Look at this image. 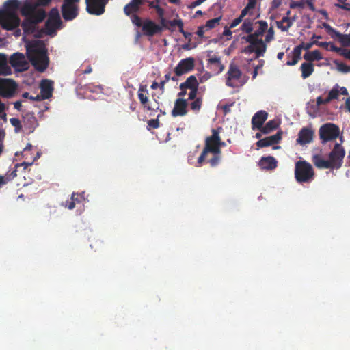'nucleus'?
Wrapping results in <instances>:
<instances>
[{"label": "nucleus", "instance_id": "nucleus-29", "mask_svg": "<svg viewBox=\"0 0 350 350\" xmlns=\"http://www.w3.org/2000/svg\"><path fill=\"white\" fill-rule=\"evenodd\" d=\"M199 83L194 75L189 76L185 82L181 83L180 89H198Z\"/></svg>", "mask_w": 350, "mask_h": 350}, {"label": "nucleus", "instance_id": "nucleus-52", "mask_svg": "<svg viewBox=\"0 0 350 350\" xmlns=\"http://www.w3.org/2000/svg\"><path fill=\"white\" fill-rule=\"evenodd\" d=\"M208 152L213 153L214 155L221 156V147H219V146H217L216 147H213V148L211 147V148L208 150Z\"/></svg>", "mask_w": 350, "mask_h": 350}, {"label": "nucleus", "instance_id": "nucleus-36", "mask_svg": "<svg viewBox=\"0 0 350 350\" xmlns=\"http://www.w3.org/2000/svg\"><path fill=\"white\" fill-rule=\"evenodd\" d=\"M339 96V86L336 84L334 88L329 92L327 97L325 98V102H330L334 99H338Z\"/></svg>", "mask_w": 350, "mask_h": 350}, {"label": "nucleus", "instance_id": "nucleus-23", "mask_svg": "<svg viewBox=\"0 0 350 350\" xmlns=\"http://www.w3.org/2000/svg\"><path fill=\"white\" fill-rule=\"evenodd\" d=\"M53 81L48 79H44L41 81L40 93L42 99H49L52 96L53 91Z\"/></svg>", "mask_w": 350, "mask_h": 350}, {"label": "nucleus", "instance_id": "nucleus-30", "mask_svg": "<svg viewBox=\"0 0 350 350\" xmlns=\"http://www.w3.org/2000/svg\"><path fill=\"white\" fill-rule=\"evenodd\" d=\"M279 126V123L276 120L268 121L265 125L262 126L259 130L262 134H269L275 130Z\"/></svg>", "mask_w": 350, "mask_h": 350}, {"label": "nucleus", "instance_id": "nucleus-33", "mask_svg": "<svg viewBox=\"0 0 350 350\" xmlns=\"http://www.w3.org/2000/svg\"><path fill=\"white\" fill-rule=\"evenodd\" d=\"M287 57L288 58L291 57V59L288 60L286 62V65L294 66L297 64L298 62L301 59L299 49H293V51L291 53L288 54Z\"/></svg>", "mask_w": 350, "mask_h": 350}, {"label": "nucleus", "instance_id": "nucleus-61", "mask_svg": "<svg viewBox=\"0 0 350 350\" xmlns=\"http://www.w3.org/2000/svg\"><path fill=\"white\" fill-rule=\"evenodd\" d=\"M317 44H318L320 46L325 48L327 50H328V46L330 45L331 42H315Z\"/></svg>", "mask_w": 350, "mask_h": 350}, {"label": "nucleus", "instance_id": "nucleus-9", "mask_svg": "<svg viewBox=\"0 0 350 350\" xmlns=\"http://www.w3.org/2000/svg\"><path fill=\"white\" fill-rule=\"evenodd\" d=\"M339 134V127L332 123H326L319 129V137L323 144L336 139Z\"/></svg>", "mask_w": 350, "mask_h": 350}, {"label": "nucleus", "instance_id": "nucleus-47", "mask_svg": "<svg viewBox=\"0 0 350 350\" xmlns=\"http://www.w3.org/2000/svg\"><path fill=\"white\" fill-rule=\"evenodd\" d=\"M221 160V156L213 155V157L208 161L211 166L214 167L219 165Z\"/></svg>", "mask_w": 350, "mask_h": 350}, {"label": "nucleus", "instance_id": "nucleus-44", "mask_svg": "<svg viewBox=\"0 0 350 350\" xmlns=\"http://www.w3.org/2000/svg\"><path fill=\"white\" fill-rule=\"evenodd\" d=\"M160 116H161V114H159L157 116V118L151 119V120H148V126L149 127V128H148V130H150V129H157L159 127V118Z\"/></svg>", "mask_w": 350, "mask_h": 350}, {"label": "nucleus", "instance_id": "nucleus-11", "mask_svg": "<svg viewBox=\"0 0 350 350\" xmlns=\"http://www.w3.org/2000/svg\"><path fill=\"white\" fill-rule=\"evenodd\" d=\"M137 27L142 28L143 35L148 37L161 33L167 27L169 23H135Z\"/></svg>", "mask_w": 350, "mask_h": 350}, {"label": "nucleus", "instance_id": "nucleus-26", "mask_svg": "<svg viewBox=\"0 0 350 350\" xmlns=\"http://www.w3.org/2000/svg\"><path fill=\"white\" fill-rule=\"evenodd\" d=\"M323 27L329 31H333L339 39L343 46H350V34H342L336 31L328 23H323Z\"/></svg>", "mask_w": 350, "mask_h": 350}, {"label": "nucleus", "instance_id": "nucleus-62", "mask_svg": "<svg viewBox=\"0 0 350 350\" xmlns=\"http://www.w3.org/2000/svg\"><path fill=\"white\" fill-rule=\"evenodd\" d=\"M187 94V89H180V92L178 94V98H183Z\"/></svg>", "mask_w": 350, "mask_h": 350}, {"label": "nucleus", "instance_id": "nucleus-22", "mask_svg": "<svg viewBox=\"0 0 350 350\" xmlns=\"http://www.w3.org/2000/svg\"><path fill=\"white\" fill-rule=\"evenodd\" d=\"M221 130V128H217V129H212V135L209 137H207L205 139V146L204 149L208 151L211 148V147H216L218 146L219 142V133Z\"/></svg>", "mask_w": 350, "mask_h": 350}, {"label": "nucleus", "instance_id": "nucleus-6", "mask_svg": "<svg viewBox=\"0 0 350 350\" xmlns=\"http://www.w3.org/2000/svg\"><path fill=\"white\" fill-rule=\"evenodd\" d=\"M314 177L312 166L306 161H298L295 163V178L299 183H310Z\"/></svg>", "mask_w": 350, "mask_h": 350}, {"label": "nucleus", "instance_id": "nucleus-19", "mask_svg": "<svg viewBox=\"0 0 350 350\" xmlns=\"http://www.w3.org/2000/svg\"><path fill=\"white\" fill-rule=\"evenodd\" d=\"M187 100L184 98H177L174 103V109L172 111L173 117L183 116L187 113Z\"/></svg>", "mask_w": 350, "mask_h": 350}, {"label": "nucleus", "instance_id": "nucleus-12", "mask_svg": "<svg viewBox=\"0 0 350 350\" xmlns=\"http://www.w3.org/2000/svg\"><path fill=\"white\" fill-rule=\"evenodd\" d=\"M60 21L62 18L65 21H71L75 20L79 13V6L75 4H69L62 3L60 8Z\"/></svg>", "mask_w": 350, "mask_h": 350}, {"label": "nucleus", "instance_id": "nucleus-13", "mask_svg": "<svg viewBox=\"0 0 350 350\" xmlns=\"http://www.w3.org/2000/svg\"><path fill=\"white\" fill-rule=\"evenodd\" d=\"M109 0H90L86 5V11L91 15L100 16L105 11V6Z\"/></svg>", "mask_w": 350, "mask_h": 350}, {"label": "nucleus", "instance_id": "nucleus-14", "mask_svg": "<svg viewBox=\"0 0 350 350\" xmlns=\"http://www.w3.org/2000/svg\"><path fill=\"white\" fill-rule=\"evenodd\" d=\"M195 59L193 57H187L181 59L174 68V72L179 77L193 70Z\"/></svg>", "mask_w": 350, "mask_h": 350}, {"label": "nucleus", "instance_id": "nucleus-25", "mask_svg": "<svg viewBox=\"0 0 350 350\" xmlns=\"http://www.w3.org/2000/svg\"><path fill=\"white\" fill-rule=\"evenodd\" d=\"M258 165L262 169L272 170L277 167L278 161L272 156L262 157L260 159Z\"/></svg>", "mask_w": 350, "mask_h": 350}, {"label": "nucleus", "instance_id": "nucleus-55", "mask_svg": "<svg viewBox=\"0 0 350 350\" xmlns=\"http://www.w3.org/2000/svg\"><path fill=\"white\" fill-rule=\"evenodd\" d=\"M198 92V89L190 90V92L189 93L188 100H195L196 98H197L196 96H197Z\"/></svg>", "mask_w": 350, "mask_h": 350}, {"label": "nucleus", "instance_id": "nucleus-64", "mask_svg": "<svg viewBox=\"0 0 350 350\" xmlns=\"http://www.w3.org/2000/svg\"><path fill=\"white\" fill-rule=\"evenodd\" d=\"M342 56L350 60V49L345 50V53H342Z\"/></svg>", "mask_w": 350, "mask_h": 350}, {"label": "nucleus", "instance_id": "nucleus-27", "mask_svg": "<svg viewBox=\"0 0 350 350\" xmlns=\"http://www.w3.org/2000/svg\"><path fill=\"white\" fill-rule=\"evenodd\" d=\"M208 66L211 69H213L217 73L222 72L224 69V66L221 62L220 57L216 55H214L208 58Z\"/></svg>", "mask_w": 350, "mask_h": 350}, {"label": "nucleus", "instance_id": "nucleus-24", "mask_svg": "<svg viewBox=\"0 0 350 350\" xmlns=\"http://www.w3.org/2000/svg\"><path fill=\"white\" fill-rule=\"evenodd\" d=\"M85 200V192L72 193L70 198L67 200L64 206L69 210H72L75 207L76 204L81 203Z\"/></svg>", "mask_w": 350, "mask_h": 350}, {"label": "nucleus", "instance_id": "nucleus-3", "mask_svg": "<svg viewBox=\"0 0 350 350\" xmlns=\"http://www.w3.org/2000/svg\"><path fill=\"white\" fill-rule=\"evenodd\" d=\"M23 31V40L25 41V37L32 35L34 38H40L45 35L55 36L56 31L62 27V23H44V27L40 29L38 23H1V29H14L15 36H21L20 27Z\"/></svg>", "mask_w": 350, "mask_h": 350}, {"label": "nucleus", "instance_id": "nucleus-37", "mask_svg": "<svg viewBox=\"0 0 350 350\" xmlns=\"http://www.w3.org/2000/svg\"><path fill=\"white\" fill-rule=\"evenodd\" d=\"M202 105V98L198 97L190 103V108L194 112L200 111Z\"/></svg>", "mask_w": 350, "mask_h": 350}, {"label": "nucleus", "instance_id": "nucleus-28", "mask_svg": "<svg viewBox=\"0 0 350 350\" xmlns=\"http://www.w3.org/2000/svg\"><path fill=\"white\" fill-rule=\"evenodd\" d=\"M148 96V91L147 90L146 85H140L137 91V96L140 101V103L143 106L144 109L146 110L147 109V106H148L150 103V100Z\"/></svg>", "mask_w": 350, "mask_h": 350}, {"label": "nucleus", "instance_id": "nucleus-7", "mask_svg": "<svg viewBox=\"0 0 350 350\" xmlns=\"http://www.w3.org/2000/svg\"><path fill=\"white\" fill-rule=\"evenodd\" d=\"M21 7L18 0H8L1 8V22H21L18 12Z\"/></svg>", "mask_w": 350, "mask_h": 350}, {"label": "nucleus", "instance_id": "nucleus-2", "mask_svg": "<svg viewBox=\"0 0 350 350\" xmlns=\"http://www.w3.org/2000/svg\"><path fill=\"white\" fill-rule=\"evenodd\" d=\"M52 0H25L21 6L20 13L25 18L23 22H62L60 21L59 9L53 7L46 11L44 7Z\"/></svg>", "mask_w": 350, "mask_h": 350}, {"label": "nucleus", "instance_id": "nucleus-60", "mask_svg": "<svg viewBox=\"0 0 350 350\" xmlns=\"http://www.w3.org/2000/svg\"><path fill=\"white\" fill-rule=\"evenodd\" d=\"M144 36L143 32H139L138 30H137L135 36V44H138L139 42L140 38Z\"/></svg>", "mask_w": 350, "mask_h": 350}, {"label": "nucleus", "instance_id": "nucleus-15", "mask_svg": "<svg viewBox=\"0 0 350 350\" xmlns=\"http://www.w3.org/2000/svg\"><path fill=\"white\" fill-rule=\"evenodd\" d=\"M282 131H279L276 133V134H275L273 135L269 136V137H265L263 139H259L256 143V145L258 147V148L273 146V150L278 149L280 147L279 146H274V145L278 144L280 142V140L282 139Z\"/></svg>", "mask_w": 350, "mask_h": 350}, {"label": "nucleus", "instance_id": "nucleus-57", "mask_svg": "<svg viewBox=\"0 0 350 350\" xmlns=\"http://www.w3.org/2000/svg\"><path fill=\"white\" fill-rule=\"evenodd\" d=\"M256 5V0H248V3H247L246 7H247V9L253 10L255 8Z\"/></svg>", "mask_w": 350, "mask_h": 350}, {"label": "nucleus", "instance_id": "nucleus-10", "mask_svg": "<svg viewBox=\"0 0 350 350\" xmlns=\"http://www.w3.org/2000/svg\"><path fill=\"white\" fill-rule=\"evenodd\" d=\"M138 0H131L130 3L126 4L124 8V12L126 15L130 16L131 22H143L140 17L137 15L140 10V7L143 5ZM144 22H152L151 20H146Z\"/></svg>", "mask_w": 350, "mask_h": 350}, {"label": "nucleus", "instance_id": "nucleus-20", "mask_svg": "<svg viewBox=\"0 0 350 350\" xmlns=\"http://www.w3.org/2000/svg\"><path fill=\"white\" fill-rule=\"evenodd\" d=\"M268 118V113L264 110L257 111L252 118V128L253 130H260Z\"/></svg>", "mask_w": 350, "mask_h": 350}, {"label": "nucleus", "instance_id": "nucleus-5", "mask_svg": "<svg viewBox=\"0 0 350 350\" xmlns=\"http://www.w3.org/2000/svg\"><path fill=\"white\" fill-rule=\"evenodd\" d=\"M345 150L340 143H336L328 154V159H325L321 154L312 156V161L319 169L338 170L343 163Z\"/></svg>", "mask_w": 350, "mask_h": 350}, {"label": "nucleus", "instance_id": "nucleus-39", "mask_svg": "<svg viewBox=\"0 0 350 350\" xmlns=\"http://www.w3.org/2000/svg\"><path fill=\"white\" fill-rule=\"evenodd\" d=\"M155 10L159 18H161L159 22H167L164 18V10L160 7L159 5L155 8ZM169 22H181L180 20L174 19L173 21H170Z\"/></svg>", "mask_w": 350, "mask_h": 350}, {"label": "nucleus", "instance_id": "nucleus-48", "mask_svg": "<svg viewBox=\"0 0 350 350\" xmlns=\"http://www.w3.org/2000/svg\"><path fill=\"white\" fill-rule=\"evenodd\" d=\"M345 50L346 49H342L341 48L336 46L332 42H331L330 45H329V48L328 49V51L338 53L342 56V53H345Z\"/></svg>", "mask_w": 350, "mask_h": 350}, {"label": "nucleus", "instance_id": "nucleus-43", "mask_svg": "<svg viewBox=\"0 0 350 350\" xmlns=\"http://www.w3.org/2000/svg\"><path fill=\"white\" fill-rule=\"evenodd\" d=\"M160 110V105L159 101L154 98L153 103L150 102L148 106H147L146 111H158Z\"/></svg>", "mask_w": 350, "mask_h": 350}, {"label": "nucleus", "instance_id": "nucleus-50", "mask_svg": "<svg viewBox=\"0 0 350 350\" xmlns=\"http://www.w3.org/2000/svg\"><path fill=\"white\" fill-rule=\"evenodd\" d=\"M250 9H247V7H245L242 11H241V14L240 15L239 17L235 18L234 20H233L232 22H241L242 21V18L244 17L245 15H247L249 12H250Z\"/></svg>", "mask_w": 350, "mask_h": 350}, {"label": "nucleus", "instance_id": "nucleus-49", "mask_svg": "<svg viewBox=\"0 0 350 350\" xmlns=\"http://www.w3.org/2000/svg\"><path fill=\"white\" fill-rule=\"evenodd\" d=\"M290 8L291 9H295V8L302 9L304 8V3L302 1H291L290 3Z\"/></svg>", "mask_w": 350, "mask_h": 350}, {"label": "nucleus", "instance_id": "nucleus-17", "mask_svg": "<svg viewBox=\"0 0 350 350\" xmlns=\"http://www.w3.org/2000/svg\"><path fill=\"white\" fill-rule=\"evenodd\" d=\"M23 126L27 133L34 131L38 122L33 113L27 112L23 116Z\"/></svg>", "mask_w": 350, "mask_h": 350}, {"label": "nucleus", "instance_id": "nucleus-59", "mask_svg": "<svg viewBox=\"0 0 350 350\" xmlns=\"http://www.w3.org/2000/svg\"><path fill=\"white\" fill-rule=\"evenodd\" d=\"M329 103V102H325V98H323L322 96H319L317 98V106H321L322 105H326Z\"/></svg>", "mask_w": 350, "mask_h": 350}, {"label": "nucleus", "instance_id": "nucleus-1", "mask_svg": "<svg viewBox=\"0 0 350 350\" xmlns=\"http://www.w3.org/2000/svg\"><path fill=\"white\" fill-rule=\"evenodd\" d=\"M259 27L254 33L253 23H242L241 29L248 33L243 38L250 43L247 51L254 53L255 58L262 57L267 51V43H269L274 39V31L273 27H268V23H259Z\"/></svg>", "mask_w": 350, "mask_h": 350}, {"label": "nucleus", "instance_id": "nucleus-56", "mask_svg": "<svg viewBox=\"0 0 350 350\" xmlns=\"http://www.w3.org/2000/svg\"><path fill=\"white\" fill-rule=\"evenodd\" d=\"M22 96L23 98H29L31 100H41L39 96L33 97V96L29 95V94L28 92H24Z\"/></svg>", "mask_w": 350, "mask_h": 350}, {"label": "nucleus", "instance_id": "nucleus-21", "mask_svg": "<svg viewBox=\"0 0 350 350\" xmlns=\"http://www.w3.org/2000/svg\"><path fill=\"white\" fill-rule=\"evenodd\" d=\"M313 135L314 132L311 129L304 127L299 132L297 143L301 145L309 144L312 141Z\"/></svg>", "mask_w": 350, "mask_h": 350}, {"label": "nucleus", "instance_id": "nucleus-41", "mask_svg": "<svg viewBox=\"0 0 350 350\" xmlns=\"http://www.w3.org/2000/svg\"><path fill=\"white\" fill-rule=\"evenodd\" d=\"M10 124L14 127L16 133H18L22 129L21 122L18 118H12L10 119Z\"/></svg>", "mask_w": 350, "mask_h": 350}, {"label": "nucleus", "instance_id": "nucleus-51", "mask_svg": "<svg viewBox=\"0 0 350 350\" xmlns=\"http://www.w3.org/2000/svg\"><path fill=\"white\" fill-rule=\"evenodd\" d=\"M170 72H168L167 73L166 75H165L164 76V79L163 81H161L160 82V89L163 91L164 90V86H165V84L169 81V80L170 79Z\"/></svg>", "mask_w": 350, "mask_h": 350}, {"label": "nucleus", "instance_id": "nucleus-46", "mask_svg": "<svg viewBox=\"0 0 350 350\" xmlns=\"http://www.w3.org/2000/svg\"><path fill=\"white\" fill-rule=\"evenodd\" d=\"M313 44H314L313 42H307V43L302 42L299 45L296 46L294 49H299L300 54H301L302 49L309 50L312 46Z\"/></svg>", "mask_w": 350, "mask_h": 350}, {"label": "nucleus", "instance_id": "nucleus-54", "mask_svg": "<svg viewBox=\"0 0 350 350\" xmlns=\"http://www.w3.org/2000/svg\"><path fill=\"white\" fill-rule=\"evenodd\" d=\"M207 154H208V151H206V150L203 149L201 154L200 155V157L198 159V163L200 165H202V164L204 161V159H205L206 156Z\"/></svg>", "mask_w": 350, "mask_h": 350}, {"label": "nucleus", "instance_id": "nucleus-31", "mask_svg": "<svg viewBox=\"0 0 350 350\" xmlns=\"http://www.w3.org/2000/svg\"><path fill=\"white\" fill-rule=\"evenodd\" d=\"M303 79L309 77L314 72V65L311 62H304L300 66Z\"/></svg>", "mask_w": 350, "mask_h": 350}, {"label": "nucleus", "instance_id": "nucleus-34", "mask_svg": "<svg viewBox=\"0 0 350 350\" xmlns=\"http://www.w3.org/2000/svg\"><path fill=\"white\" fill-rule=\"evenodd\" d=\"M216 23H206L204 25L198 27V30L196 32L200 38L204 36V33L209 31L215 27Z\"/></svg>", "mask_w": 350, "mask_h": 350}, {"label": "nucleus", "instance_id": "nucleus-38", "mask_svg": "<svg viewBox=\"0 0 350 350\" xmlns=\"http://www.w3.org/2000/svg\"><path fill=\"white\" fill-rule=\"evenodd\" d=\"M239 24V23H230V25L229 27H225L222 35H223L224 37L226 38V39L227 40H230L232 38V31L230 29L234 28Z\"/></svg>", "mask_w": 350, "mask_h": 350}, {"label": "nucleus", "instance_id": "nucleus-40", "mask_svg": "<svg viewBox=\"0 0 350 350\" xmlns=\"http://www.w3.org/2000/svg\"><path fill=\"white\" fill-rule=\"evenodd\" d=\"M169 25H170L171 26H174V25H176L178 27L180 31L183 34L184 37L186 39H188L189 42L191 41V38L192 33L187 32V31H185L183 30L184 23H169Z\"/></svg>", "mask_w": 350, "mask_h": 350}, {"label": "nucleus", "instance_id": "nucleus-16", "mask_svg": "<svg viewBox=\"0 0 350 350\" xmlns=\"http://www.w3.org/2000/svg\"><path fill=\"white\" fill-rule=\"evenodd\" d=\"M10 63L12 67L18 71H24L28 68V63L23 54L16 53L10 58Z\"/></svg>", "mask_w": 350, "mask_h": 350}, {"label": "nucleus", "instance_id": "nucleus-53", "mask_svg": "<svg viewBox=\"0 0 350 350\" xmlns=\"http://www.w3.org/2000/svg\"><path fill=\"white\" fill-rule=\"evenodd\" d=\"M208 152L213 153L214 155L221 156V147H219V146H217L216 147H213V148L211 147V148L208 150Z\"/></svg>", "mask_w": 350, "mask_h": 350}, {"label": "nucleus", "instance_id": "nucleus-18", "mask_svg": "<svg viewBox=\"0 0 350 350\" xmlns=\"http://www.w3.org/2000/svg\"><path fill=\"white\" fill-rule=\"evenodd\" d=\"M17 85L13 80L1 79V97L10 98L14 96Z\"/></svg>", "mask_w": 350, "mask_h": 350}, {"label": "nucleus", "instance_id": "nucleus-8", "mask_svg": "<svg viewBox=\"0 0 350 350\" xmlns=\"http://www.w3.org/2000/svg\"><path fill=\"white\" fill-rule=\"evenodd\" d=\"M248 79L247 76H243L237 65L231 64L226 73V85L233 88H241L247 83Z\"/></svg>", "mask_w": 350, "mask_h": 350}, {"label": "nucleus", "instance_id": "nucleus-58", "mask_svg": "<svg viewBox=\"0 0 350 350\" xmlns=\"http://www.w3.org/2000/svg\"><path fill=\"white\" fill-rule=\"evenodd\" d=\"M277 26L279 29H281L282 31H287L289 27L292 25L293 23H286V25L284 26V23H276Z\"/></svg>", "mask_w": 350, "mask_h": 350}, {"label": "nucleus", "instance_id": "nucleus-35", "mask_svg": "<svg viewBox=\"0 0 350 350\" xmlns=\"http://www.w3.org/2000/svg\"><path fill=\"white\" fill-rule=\"evenodd\" d=\"M12 73L11 68L7 64V56L1 53V75H8Z\"/></svg>", "mask_w": 350, "mask_h": 350}, {"label": "nucleus", "instance_id": "nucleus-32", "mask_svg": "<svg viewBox=\"0 0 350 350\" xmlns=\"http://www.w3.org/2000/svg\"><path fill=\"white\" fill-rule=\"evenodd\" d=\"M304 59L308 62L319 61L323 59L322 55L319 50L308 51L304 55Z\"/></svg>", "mask_w": 350, "mask_h": 350}, {"label": "nucleus", "instance_id": "nucleus-63", "mask_svg": "<svg viewBox=\"0 0 350 350\" xmlns=\"http://www.w3.org/2000/svg\"><path fill=\"white\" fill-rule=\"evenodd\" d=\"M14 107L16 109H17L18 111H21V107H22V104H21V101H16L14 103Z\"/></svg>", "mask_w": 350, "mask_h": 350}, {"label": "nucleus", "instance_id": "nucleus-42", "mask_svg": "<svg viewBox=\"0 0 350 350\" xmlns=\"http://www.w3.org/2000/svg\"><path fill=\"white\" fill-rule=\"evenodd\" d=\"M15 176H16V170H14L12 171L10 174L7 173L5 176H1V185L5 184L8 181L12 180Z\"/></svg>", "mask_w": 350, "mask_h": 350}, {"label": "nucleus", "instance_id": "nucleus-45", "mask_svg": "<svg viewBox=\"0 0 350 350\" xmlns=\"http://www.w3.org/2000/svg\"><path fill=\"white\" fill-rule=\"evenodd\" d=\"M336 65L337 70L342 72H348L350 71V67L342 62H334Z\"/></svg>", "mask_w": 350, "mask_h": 350}, {"label": "nucleus", "instance_id": "nucleus-4", "mask_svg": "<svg viewBox=\"0 0 350 350\" xmlns=\"http://www.w3.org/2000/svg\"><path fill=\"white\" fill-rule=\"evenodd\" d=\"M27 55L35 70L44 72L49 65L46 44L43 40H36L26 43Z\"/></svg>", "mask_w": 350, "mask_h": 350}]
</instances>
